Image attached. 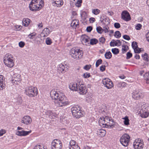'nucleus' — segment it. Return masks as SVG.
<instances>
[{"instance_id": "f257e3e1", "label": "nucleus", "mask_w": 149, "mask_h": 149, "mask_svg": "<svg viewBox=\"0 0 149 149\" xmlns=\"http://www.w3.org/2000/svg\"><path fill=\"white\" fill-rule=\"evenodd\" d=\"M51 97L55 100V105L57 107H62L68 104V101L64 94L59 91L52 90L50 93Z\"/></svg>"}, {"instance_id": "f03ea898", "label": "nucleus", "mask_w": 149, "mask_h": 149, "mask_svg": "<svg viewBox=\"0 0 149 149\" xmlns=\"http://www.w3.org/2000/svg\"><path fill=\"white\" fill-rule=\"evenodd\" d=\"M43 5L42 0H32L29 5V8L32 11L38 10Z\"/></svg>"}, {"instance_id": "7ed1b4c3", "label": "nucleus", "mask_w": 149, "mask_h": 149, "mask_svg": "<svg viewBox=\"0 0 149 149\" xmlns=\"http://www.w3.org/2000/svg\"><path fill=\"white\" fill-rule=\"evenodd\" d=\"M81 108L77 106L71 108V111L73 116L76 118H79L84 115V112L81 110Z\"/></svg>"}, {"instance_id": "20e7f679", "label": "nucleus", "mask_w": 149, "mask_h": 149, "mask_svg": "<svg viewBox=\"0 0 149 149\" xmlns=\"http://www.w3.org/2000/svg\"><path fill=\"white\" fill-rule=\"evenodd\" d=\"M70 52L71 56L77 60L81 58L83 55V51L80 49L72 48L70 50Z\"/></svg>"}, {"instance_id": "39448f33", "label": "nucleus", "mask_w": 149, "mask_h": 149, "mask_svg": "<svg viewBox=\"0 0 149 149\" xmlns=\"http://www.w3.org/2000/svg\"><path fill=\"white\" fill-rule=\"evenodd\" d=\"M14 57L10 54H6L5 56L3 62L5 64L10 68H12L14 65Z\"/></svg>"}, {"instance_id": "423d86ee", "label": "nucleus", "mask_w": 149, "mask_h": 149, "mask_svg": "<svg viewBox=\"0 0 149 149\" xmlns=\"http://www.w3.org/2000/svg\"><path fill=\"white\" fill-rule=\"evenodd\" d=\"M37 91L36 87L32 86L26 87L25 89L26 94L30 97H33L37 96L38 93Z\"/></svg>"}, {"instance_id": "0eeeda50", "label": "nucleus", "mask_w": 149, "mask_h": 149, "mask_svg": "<svg viewBox=\"0 0 149 149\" xmlns=\"http://www.w3.org/2000/svg\"><path fill=\"white\" fill-rule=\"evenodd\" d=\"M130 137L127 134H123L120 138V141L121 143L124 146L126 147L128 145Z\"/></svg>"}, {"instance_id": "6e6552de", "label": "nucleus", "mask_w": 149, "mask_h": 149, "mask_svg": "<svg viewBox=\"0 0 149 149\" xmlns=\"http://www.w3.org/2000/svg\"><path fill=\"white\" fill-rule=\"evenodd\" d=\"M52 149H61L62 147V143L59 139L53 140L51 143Z\"/></svg>"}, {"instance_id": "1a4fd4ad", "label": "nucleus", "mask_w": 149, "mask_h": 149, "mask_svg": "<svg viewBox=\"0 0 149 149\" xmlns=\"http://www.w3.org/2000/svg\"><path fill=\"white\" fill-rule=\"evenodd\" d=\"M133 145L134 149H143L144 147L143 140L140 138L136 139L133 143Z\"/></svg>"}, {"instance_id": "9d476101", "label": "nucleus", "mask_w": 149, "mask_h": 149, "mask_svg": "<svg viewBox=\"0 0 149 149\" xmlns=\"http://www.w3.org/2000/svg\"><path fill=\"white\" fill-rule=\"evenodd\" d=\"M132 94V97L135 100H139L143 98L144 96L143 93L139 90L134 91Z\"/></svg>"}, {"instance_id": "9b49d317", "label": "nucleus", "mask_w": 149, "mask_h": 149, "mask_svg": "<svg viewBox=\"0 0 149 149\" xmlns=\"http://www.w3.org/2000/svg\"><path fill=\"white\" fill-rule=\"evenodd\" d=\"M102 82L104 86L108 89H111L113 86V82L109 79L105 78L103 79Z\"/></svg>"}, {"instance_id": "f8f14e48", "label": "nucleus", "mask_w": 149, "mask_h": 149, "mask_svg": "<svg viewBox=\"0 0 149 149\" xmlns=\"http://www.w3.org/2000/svg\"><path fill=\"white\" fill-rule=\"evenodd\" d=\"M68 66L66 64L61 63L57 67V72L59 73H65L68 70Z\"/></svg>"}, {"instance_id": "ddd939ff", "label": "nucleus", "mask_w": 149, "mask_h": 149, "mask_svg": "<svg viewBox=\"0 0 149 149\" xmlns=\"http://www.w3.org/2000/svg\"><path fill=\"white\" fill-rule=\"evenodd\" d=\"M77 91H79L80 94L84 95L87 92V89L84 84H79Z\"/></svg>"}, {"instance_id": "4468645a", "label": "nucleus", "mask_w": 149, "mask_h": 149, "mask_svg": "<svg viewBox=\"0 0 149 149\" xmlns=\"http://www.w3.org/2000/svg\"><path fill=\"white\" fill-rule=\"evenodd\" d=\"M121 18L123 20L127 22L131 19L129 13L126 11H123L121 14Z\"/></svg>"}, {"instance_id": "2eb2a0df", "label": "nucleus", "mask_w": 149, "mask_h": 149, "mask_svg": "<svg viewBox=\"0 0 149 149\" xmlns=\"http://www.w3.org/2000/svg\"><path fill=\"white\" fill-rule=\"evenodd\" d=\"M21 81L20 75L19 74H14L11 80L12 83L15 84H18V83L19 82Z\"/></svg>"}, {"instance_id": "dca6fc26", "label": "nucleus", "mask_w": 149, "mask_h": 149, "mask_svg": "<svg viewBox=\"0 0 149 149\" xmlns=\"http://www.w3.org/2000/svg\"><path fill=\"white\" fill-rule=\"evenodd\" d=\"M31 121V119L29 116H24L22 118V123L26 125L30 124Z\"/></svg>"}, {"instance_id": "f3484780", "label": "nucleus", "mask_w": 149, "mask_h": 149, "mask_svg": "<svg viewBox=\"0 0 149 149\" xmlns=\"http://www.w3.org/2000/svg\"><path fill=\"white\" fill-rule=\"evenodd\" d=\"M53 6L58 7L61 6L63 4V0H52Z\"/></svg>"}, {"instance_id": "a211bd4d", "label": "nucleus", "mask_w": 149, "mask_h": 149, "mask_svg": "<svg viewBox=\"0 0 149 149\" xmlns=\"http://www.w3.org/2000/svg\"><path fill=\"white\" fill-rule=\"evenodd\" d=\"M31 132V130L27 131L23 130H22L17 132L16 133V134L20 136H25L29 134Z\"/></svg>"}, {"instance_id": "6ab92c4d", "label": "nucleus", "mask_w": 149, "mask_h": 149, "mask_svg": "<svg viewBox=\"0 0 149 149\" xmlns=\"http://www.w3.org/2000/svg\"><path fill=\"white\" fill-rule=\"evenodd\" d=\"M4 77L2 75H0V90H2L5 86V81Z\"/></svg>"}, {"instance_id": "aec40b11", "label": "nucleus", "mask_w": 149, "mask_h": 149, "mask_svg": "<svg viewBox=\"0 0 149 149\" xmlns=\"http://www.w3.org/2000/svg\"><path fill=\"white\" fill-rule=\"evenodd\" d=\"M81 38V42L83 44L86 45H88L89 44V38L88 36L86 35H84L82 36Z\"/></svg>"}, {"instance_id": "412c9836", "label": "nucleus", "mask_w": 149, "mask_h": 149, "mask_svg": "<svg viewBox=\"0 0 149 149\" xmlns=\"http://www.w3.org/2000/svg\"><path fill=\"white\" fill-rule=\"evenodd\" d=\"M99 124L100 126H103V127H105L106 125H110L109 124V122H108L106 121V120H104V119H102V118H100V119L99 121Z\"/></svg>"}, {"instance_id": "4be33fe9", "label": "nucleus", "mask_w": 149, "mask_h": 149, "mask_svg": "<svg viewBox=\"0 0 149 149\" xmlns=\"http://www.w3.org/2000/svg\"><path fill=\"white\" fill-rule=\"evenodd\" d=\"M78 86L77 84L70 83L69 85V88L72 91H77Z\"/></svg>"}, {"instance_id": "5701e85b", "label": "nucleus", "mask_w": 149, "mask_h": 149, "mask_svg": "<svg viewBox=\"0 0 149 149\" xmlns=\"http://www.w3.org/2000/svg\"><path fill=\"white\" fill-rule=\"evenodd\" d=\"M76 142L73 140H71L70 142V146H69V149H75V147L77 146L78 149H80L79 147L77 145L75 146Z\"/></svg>"}, {"instance_id": "b1692460", "label": "nucleus", "mask_w": 149, "mask_h": 149, "mask_svg": "<svg viewBox=\"0 0 149 149\" xmlns=\"http://www.w3.org/2000/svg\"><path fill=\"white\" fill-rule=\"evenodd\" d=\"M50 33V31L49 29L48 28L44 29L42 31L41 36L43 37H46Z\"/></svg>"}, {"instance_id": "393cba45", "label": "nucleus", "mask_w": 149, "mask_h": 149, "mask_svg": "<svg viewBox=\"0 0 149 149\" xmlns=\"http://www.w3.org/2000/svg\"><path fill=\"white\" fill-rule=\"evenodd\" d=\"M71 25L74 28L78 27L79 26V21L77 19L74 20L72 22Z\"/></svg>"}, {"instance_id": "a878e982", "label": "nucleus", "mask_w": 149, "mask_h": 149, "mask_svg": "<svg viewBox=\"0 0 149 149\" xmlns=\"http://www.w3.org/2000/svg\"><path fill=\"white\" fill-rule=\"evenodd\" d=\"M47 114L48 115L50 118H54L56 116V114L52 111L48 110L46 112Z\"/></svg>"}, {"instance_id": "bb28decb", "label": "nucleus", "mask_w": 149, "mask_h": 149, "mask_svg": "<svg viewBox=\"0 0 149 149\" xmlns=\"http://www.w3.org/2000/svg\"><path fill=\"white\" fill-rule=\"evenodd\" d=\"M30 20L28 18H24L22 21L23 24L25 26H27L30 23Z\"/></svg>"}, {"instance_id": "cd10ccee", "label": "nucleus", "mask_w": 149, "mask_h": 149, "mask_svg": "<svg viewBox=\"0 0 149 149\" xmlns=\"http://www.w3.org/2000/svg\"><path fill=\"white\" fill-rule=\"evenodd\" d=\"M104 22L103 24L105 25H108L110 24V20L109 18L105 16H104Z\"/></svg>"}, {"instance_id": "c85d7f7f", "label": "nucleus", "mask_w": 149, "mask_h": 149, "mask_svg": "<svg viewBox=\"0 0 149 149\" xmlns=\"http://www.w3.org/2000/svg\"><path fill=\"white\" fill-rule=\"evenodd\" d=\"M122 119L124 120V123L125 125H128L130 124L129 120L127 116H125V117L123 118Z\"/></svg>"}, {"instance_id": "c756f323", "label": "nucleus", "mask_w": 149, "mask_h": 149, "mask_svg": "<svg viewBox=\"0 0 149 149\" xmlns=\"http://www.w3.org/2000/svg\"><path fill=\"white\" fill-rule=\"evenodd\" d=\"M149 113L147 111H143L142 113L141 111V116L142 118H146L148 116Z\"/></svg>"}, {"instance_id": "7c9ffc66", "label": "nucleus", "mask_w": 149, "mask_h": 149, "mask_svg": "<svg viewBox=\"0 0 149 149\" xmlns=\"http://www.w3.org/2000/svg\"><path fill=\"white\" fill-rule=\"evenodd\" d=\"M98 42V40L96 38H92L91 39L90 42V44L93 45L96 44Z\"/></svg>"}, {"instance_id": "2f4dec72", "label": "nucleus", "mask_w": 149, "mask_h": 149, "mask_svg": "<svg viewBox=\"0 0 149 149\" xmlns=\"http://www.w3.org/2000/svg\"><path fill=\"white\" fill-rule=\"evenodd\" d=\"M104 56L107 59H110L112 57V54L110 52H107L105 55Z\"/></svg>"}, {"instance_id": "473e14b6", "label": "nucleus", "mask_w": 149, "mask_h": 149, "mask_svg": "<svg viewBox=\"0 0 149 149\" xmlns=\"http://www.w3.org/2000/svg\"><path fill=\"white\" fill-rule=\"evenodd\" d=\"M122 46V52L123 54H124L129 49V47L128 46H126V45H123Z\"/></svg>"}, {"instance_id": "72a5a7b5", "label": "nucleus", "mask_w": 149, "mask_h": 149, "mask_svg": "<svg viewBox=\"0 0 149 149\" xmlns=\"http://www.w3.org/2000/svg\"><path fill=\"white\" fill-rule=\"evenodd\" d=\"M100 12V10L97 8H93L92 9V13L96 15L99 14Z\"/></svg>"}, {"instance_id": "f704fd0d", "label": "nucleus", "mask_w": 149, "mask_h": 149, "mask_svg": "<svg viewBox=\"0 0 149 149\" xmlns=\"http://www.w3.org/2000/svg\"><path fill=\"white\" fill-rule=\"evenodd\" d=\"M144 79L147 81L146 82L147 83H149L148 81H149V71L146 72L144 75Z\"/></svg>"}, {"instance_id": "c9c22d12", "label": "nucleus", "mask_w": 149, "mask_h": 149, "mask_svg": "<svg viewBox=\"0 0 149 149\" xmlns=\"http://www.w3.org/2000/svg\"><path fill=\"white\" fill-rule=\"evenodd\" d=\"M45 43L47 45H50L52 43V42L50 38H47L45 39Z\"/></svg>"}, {"instance_id": "e433bc0d", "label": "nucleus", "mask_w": 149, "mask_h": 149, "mask_svg": "<svg viewBox=\"0 0 149 149\" xmlns=\"http://www.w3.org/2000/svg\"><path fill=\"white\" fill-rule=\"evenodd\" d=\"M82 3V0H78L75 4L76 7L79 8L81 6Z\"/></svg>"}, {"instance_id": "4c0bfd02", "label": "nucleus", "mask_w": 149, "mask_h": 149, "mask_svg": "<svg viewBox=\"0 0 149 149\" xmlns=\"http://www.w3.org/2000/svg\"><path fill=\"white\" fill-rule=\"evenodd\" d=\"M142 56L144 60L146 61H148V56L147 54L145 53L144 54L142 55Z\"/></svg>"}, {"instance_id": "58836bf2", "label": "nucleus", "mask_w": 149, "mask_h": 149, "mask_svg": "<svg viewBox=\"0 0 149 149\" xmlns=\"http://www.w3.org/2000/svg\"><path fill=\"white\" fill-rule=\"evenodd\" d=\"M114 36L117 38H119L121 36V34L119 31H116L115 33Z\"/></svg>"}, {"instance_id": "ea45409f", "label": "nucleus", "mask_w": 149, "mask_h": 149, "mask_svg": "<svg viewBox=\"0 0 149 149\" xmlns=\"http://www.w3.org/2000/svg\"><path fill=\"white\" fill-rule=\"evenodd\" d=\"M112 52L114 54H117L119 53L118 49L115 48L112 49L111 50Z\"/></svg>"}, {"instance_id": "a19ab883", "label": "nucleus", "mask_w": 149, "mask_h": 149, "mask_svg": "<svg viewBox=\"0 0 149 149\" xmlns=\"http://www.w3.org/2000/svg\"><path fill=\"white\" fill-rule=\"evenodd\" d=\"M110 45L111 47H114L115 46H117V43H116V41L113 40L110 43Z\"/></svg>"}, {"instance_id": "79ce46f5", "label": "nucleus", "mask_w": 149, "mask_h": 149, "mask_svg": "<svg viewBox=\"0 0 149 149\" xmlns=\"http://www.w3.org/2000/svg\"><path fill=\"white\" fill-rule=\"evenodd\" d=\"M102 60L101 59H98L96 63V67H97L100 64L102 63Z\"/></svg>"}, {"instance_id": "37998d69", "label": "nucleus", "mask_w": 149, "mask_h": 149, "mask_svg": "<svg viewBox=\"0 0 149 149\" xmlns=\"http://www.w3.org/2000/svg\"><path fill=\"white\" fill-rule=\"evenodd\" d=\"M96 30L97 32L101 34L102 33V29L100 26L97 27L96 28Z\"/></svg>"}, {"instance_id": "c03bdc74", "label": "nucleus", "mask_w": 149, "mask_h": 149, "mask_svg": "<svg viewBox=\"0 0 149 149\" xmlns=\"http://www.w3.org/2000/svg\"><path fill=\"white\" fill-rule=\"evenodd\" d=\"M137 42H136L134 41L132 42V48L134 49H135L136 48H137L138 47V46L137 45Z\"/></svg>"}, {"instance_id": "a18cd8bd", "label": "nucleus", "mask_w": 149, "mask_h": 149, "mask_svg": "<svg viewBox=\"0 0 149 149\" xmlns=\"http://www.w3.org/2000/svg\"><path fill=\"white\" fill-rule=\"evenodd\" d=\"M126 59H128L132 57V54L130 52H128L126 54Z\"/></svg>"}, {"instance_id": "49530a36", "label": "nucleus", "mask_w": 149, "mask_h": 149, "mask_svg": "<svg viewBox=\"0 0 149 149\" xmlns=\"http://www.w3.org/2000/svg\"><path fill=\"white\" fill-rule=\"evenodd\" d=\"M126 84L124 82L120 83L118 84V86L120 87H125L126 86Z\"/></svg>"}, {"instance_id": "de8ad7c7", "label": "nucleus", "mask_w": 149, "mask_h": 149, "mask_svg": "<svg viewBox=\"0 0 149 149\" xmlns=\"http://www.w3.org/2000/svg\"><path fill=\"white\" fill-rule=\"evenodd\" d=\"M109 29V27H103V29H102V32L104 31L105 33H108L109 32V31H108Z\"/></svg>"}, {"instance_id": "09e8293b", "label": "nucleus", "mask_w": 149, "mask_h": 149, "mask_svg": "<svg viewBox=\"0 0 149 149\" xmlns=\"http://www.w3.org/2000/svg\"><path fill=\"white\" fill-rule=\"evenodd\" d=\"M81 17H82L83 19H85L87 17V15L85 12L82 13L81 15Z\"/></svg>"}, {"instance_id": "8fccbe9b", "label": "nucleus", "mask_w": 149, "mask_h": 149, "mask_svg": "<svg viewBox=\"0 0 149 149\" xmlns=\"http://www.w3.org/2000/svg\"><path fill=\"white\" fill-rule=\"evenodd\" d=\"M84 77L85 78H87L90 77L91 75L89 73L86 72L83 74Z\"/></svg>"}, {"instance_id": "3c124183", "label": "nucleus", "mask_w": 149, "mask_h": 149, "mask_svg": "<svg viewBox=\"0 0 149 149\" xmlns=\"http://www.w3.org/2000/svg\"><path fill=\"white\" fill-rule=\"evenodd\" d=\"M142 26L141 24H138L136 26V29L138 30H139L141 28Z\"/></svg>"}, {"instance_id": "603ef678", "label": "nucleus", "mask_w": 149, "mask_h": 149, "mask_svg": "<svg viewBox=\"0 0 149 149\" xmlns=\"http://www.w3.org/2000/svg\"><path fill=\"white\" fill-rule=\"evenodd\" d=\"M105 38L103 37H101L99 39V42L102 44H104L105 42Z\"/></svg>"}, {"instance_id": "864d4df0", "label": "nucleus", "mask_w": 149, "mask_h": 149, "mask_svg": "<svg viewBox=\"0 0 149 149\" xmlns=\"http://www.w3.org/2000/svg\"><path fill=\"white\" fill-rule=\"evenodd\" d=\"M134 52L136 53H139L141 52L140 49L138 47L135 49H134Z\"/></svg>"}, {"instance_id": "5fc2aeb1", "label": "nucleus", "mask_w": 149, "mask_h": 149, "mask_svg": "<svg viewBox=\"0 0 149 149\" xmlns=\"http://www.w3.org/2000/svg\"><path fill=\"white\" fill-rule=\"evenodd\" d=\"M17 102L19 104H21L22 102V97L20 96H18L17 98Z\"/></svg>"}, {"instance_id": "6e6d98bb", "label": "nucleus", "mask_w": 149, "mask_h": 149, "mask_svg": "<svg viewBox=\"0 0 149 149\" xmlns=\"http://www.w3.org/2000/svg\"><path fill=\"white\" fill-rule=\"evenodd\" d=\"M123 38L124 39L128 40H130V36L126 35H123Z\"/></svg>"}, {"instance_id": "4d7b16f0", "label": "nucleus", "mask_w": 149, "mask_h": 149, "mask_svg": "<svg viewBox=\"0 0 149 149\" xmlns=\"http://www.w3.org/2000/svg\"><path fill=\"white\" fill-rule=\"evenodd\" d=\"M114 26L115 28L118 29L120 27V25L119 23L116 22L114 23Z\"/></svg>"}, {"instance_id": "13d9d810", "label": "nucleus", "mask_w": 149, "mask_h": 149, "mask_svg": "<svg viewBox=\"0 0 149 149\" xmlns=\"http://www.w3.org/2000/svg\"><path fill=\"white\" fill-rule=\"evenodd\" d=\"M6 133V131L4 129H1L0 130V136H1Z\"/></svg>"}, {"instance_id": "bf43d9fd", "label": "nucleus", "mask_w": 149, "mask_h": 149, "mask_svg": "<svg viewBox=\"0 0 149 149\" xmlns=\"http://www.w3.org/2000/svg\"><path fill=\"white\" fill-rule=\"evenodd\" d=\"M91 67V65H86L84 67V69L86 70H88Z\"/></svg>"}, {"instance_id": "052dcab7", "label": "nucleus", "mask_w": 149, "mask_h": 149, "mask_svg": "<svg viewBox=\"0 0 149 149\" xmlns=\"http://www.w3.org/2000/svg\"><path fill=\"white\" fill-rule=\"evenodd\" d=\"M19 45L20 47L22 48L24 46L25 43L22 41H20L19 43Z\"/></svg>"}, {"instance_id": "680f3d73", "label": "nucleus", "mask_w": 149, "mask_h": 149, "mask_svg": "<svg viewBox=\"0 0 149 149\" xmlns=\"http://www.w3.org/2000/svg\"><path fill=\"white\" fill-rule=\"evenodd\" d=\"M93 29L92 27L91 26H88L87 27L86 30L88 32H90Z\"/></svg>"}, {"instance_id": "e2e57ef3", "label": "nucleus", "mask_w": 149, "mask_h": 149, "mask_svg": "<svg viewBox=\"0 0 149 149\" xmlns=\"http://www.w3.org/2000/svg\"><path fill=\"white\" fill-rule=\"evenodd\" d=\"M105 67L106 66L105 65H102L100 67V70L102 72H103L105 70Z\"/></svg>"}, {"instance_id": "0e129e2a", "label": "nucleus", "mask_w": 149, "mask_h": 149, "mask_svg": "<svg viewBox=\"0 0 149 149\" xmlns=\"http://www.w3.org/2000/svg\"><path fill=\"white\" fill-rule=\"evenodd\" d=\"M89 21L90 23H93L95 21V19L93 17L90 18Z\"/></svg>"}, {"instance_id": "69168bd1", "label": "nucleus", "mask_w": 149, "mask_h": 149, "mask_svg": "<svg viewBox=\"0 0 149 149\" xmlns=\"http://www.w3.org/2000/svg\"><path fill=\"white\" fill-rule=\"evenodd\" d=\"M15 27L16 28V29H17V30L19 31L22 28V26L20 25H16L15 26Z\"/></svg>"}, {"instance_id": "338daca9", "label": "nucleus", "mask_w": 149, "mask_h": 149, "mask_svg": "<svg viewBox=\"0 0 149 149\" xmlns=\"http://www.w3.org/2000/svg\"><path fill=\"white\" fill-rule=\"evenodd\" d=\"M35 34H34L33 33L30 34L29 35V37L31 39H33L34 38V37L35 36Z\"/></svg>"}, {"instance_id": "774afa93", "label": "nucleus", "mask_w": 149, "mask_h": 149, "mask_svg": "<svg viewBox=\"0 0 149 149\" xmlns=\"http://www.w3.org/2000/svg\"><path fill=\"white\" fill-rule=\"evenodd\" d=\"M40 145H37L33 149H42Z\"/></svg>"}]
</instances>
